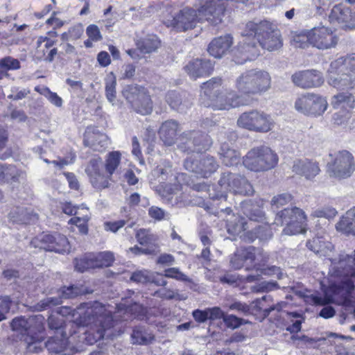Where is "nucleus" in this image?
Instances as JSON below:
<instances>
[{
    "label": "nucleus",
    "instance_id": "1",
    "mask_svg": "<svg viewBox=\"0 0 355 355\" xmlns=\"http://www.w3.org/2000/svg\"><path fill=\"white\" fill-rule=\"evenodd\" d=\"M242 40L232 50L233 61L243 64L256 59L260 55L259 46L272 51L282 46L280 31L269 20L248 21L241 33Z\"/></svg>",
    "mask_w": 355,
    "mask_h": 355
},
{
    "label": "nucleus",
    "instance_id": "2",
    "mask_svg": "<svg viewBox=\"0 0 355 355\" xmlns=\"http://www.w3.org/2000/svg\"><path fill=\"white\" fill-rule=\"evenodd\" d=\"M59 313L65 316L71 315L76 320V324H70L71 328L83 336L82 340L87 345H93L103 338L113 324L105 305L97 301L81 304L73 309L63 306Z\"/></svg>",
    "mask_w": 355,
    "mask_h": 355
},
{
    "label": "nucleus",
    "instance_id": "3",
    "mask_svg": "<svg viewBox=\"0 0 355 355\" xmlns=\"http://www.w3.org/2000/svg\"><path fill=\"white\" fill-rule=\"evenodd\" d=\"M223 79L220 77H214L200 87V103L207 107L214 110H223L245 105L242 97L234 92H224Z\"/></svg>",
    "mask_w": 355,
    "mask_h": 355
},
{
    "label": "nucleus",
    "instance_id": "4",
    "mask_svg": "<svg viewBox=\"0 0 355 355\" xmlns=\"http://www.w3.org/2000/svg\"><path fill=\"white\" fill-rule=\"evenodd\" d=\"M331 260L330 272L337 277L346 278L340 286L336 287L334 292L335 295H341L342 297L338 304L351 307L354 304L352 297V292L354 288L355 283V254L348 255L341 254L338 259Z\"/></svg>",
    "mask_w": 355,
    "mask_h": 355
},
{
    "label": "nucleus",
    "instance_id": "5",
    "mask_svg": "<svg viewBox=\"0 0 355 355\" xmlns=\"http://www.w3.org/2000/svg\"><path fill=\"white\" fill-rule=\"evenodd\" d=\"M200 0H198L194 4L196 8L186 6L175 15L170 12L164 13L162 17V23L177 32H185L194 28L198 22L204 19L214 25L221 22L214 13L210 15L200 13Z\"/></svg>",
    "mask_w": 355,
    "mask_h": 355
},
{
    "label": "nucleus",
    "instance_id": "6",
    "mask_svg": "<svg viewBox=\"0 0 355 355\" xmlns=\"http://www.w3.org/2000/svg\"><path fill=\"white\" fill-rule=\"evenodd\" d=\"M270 73L262 69H252L241 73L235 80V88L241 94L262 95L271 87Z\"/></svg>",
    "mask_w": 355,
    "mask_h": 355
},
{
    "label": "nucleus",
    "instance_id": "7",
    "mask_svg": "<svg viewBox=\"0 0 355 355\" xmlns=\"http://www.w3.org/2000/svg\"><path fill=\"white\" fill-rule=\"evenodd\" d=\"M224 213L227 214L225 220L227 232L231 235H239L244 241L253 242L256 239L266 240L272 236V232L268 226L259 225L253 231H248L249 227L245 219L232 213L230 208H226Z\"/></svg>",
    "mask_w": 355,
    "mask_h": 355
},
{
    "label": "nucleus",
    "instance_id": "8",
    "mask_svg": "<svg viewBox=\"0 0 355 355\" xmlns=\"http://www.w3.org/2000/svg\"><path fill=\"white\" fill-rule=\"evenodd\" d=\"M278 161L277 153L266 146L252 148L243 158L244 166L254 172L270 170L277 166Z\"/></svg>",
    "mask_w": 355,
    "mask_h": 355
},
{
    "label": "nucleus",
    "instance_id": "9",
    "mask_svg": "<svg viewBox=\"0 0 355 355\" xmlns=\"http://www.w3.org/2000/svg\"><path fill=\"white\" fill-rule=\"evenodd\" d=\"M218 187L220 190L217 193H210L213 200H226L227 191L243 196H250L254 193L252 186L244 176L231 172H224L221 174Z\"/></svg>",
    "mask_w": 355,
    "mask_h": 355
},
{
    "label": "nucleus",
    "instance_id": "10",
    "mask_svg": "<svg viewBox=\"0 0 355 355\" xmlns=\"http://www.w3.org/2000/svg\"><path fill=\"white\" fill-rule=\"evenodd\" d=\"M153 174L159 178V182L160 183H164V181L168 180L170 182L174 181V184L170 182L164 187V192L165 193H164L163 196L172 204H173L174 198L175 204L181 202V200H179L180 196H178V193L182 190L183 184L187 182V174L183 173L174 174L172 172L171 166L168 162L164 164V166H157V168L154 169Z\"/></svg>",
    "mask_w": 355,
    "mask_h": 355
},
{
    "label": "nucleus",
    "instance_id": "11",
    "mask_svg": "<svg viewBox=\"0 0 355 355\" xmlns=\"http://www.w3.org/2000/svg\"><path fill=\"white\" fill-rule=\"evenodd\" d=\"M306 216L301 209L294 207L278 212L272 225L285 226L282 233L285 235H295L306 232Z\"/></svg>",
    "mask_w": 355,
    "mask_h": 355
},
{
    "label": "nucleus",
    "instance_id": "12",
    "mask_svg": "<svg viewBox=\"0 0 355 355\" xmlns=\"http://www.w3.org/2000/svg\"><path fill=\"white\" fill-rule=\"evenodd\" d=\"M236 123L239 128L259 133L268 132L275 126V121L270 114L257 110L242 113Z\"/></svg>",
    "mask_w": 355,
    "mask_h": 355
},
{
    "label": "nucleus",
    "instance_id": "13",
    "mask_svg": "<svg viewBox=\"0 0 355 355\" xmlns=\"http://www.w3.org/2000/svg\"><path fill=\"white\" fill-rule=\"evenodd\" d=\"M331 159L327 164V171L331 176L347 178L355 170V162L351 153L343 150L330 154Z\"/></svg>",
    "mask_w": 355,
    "mask_h": 355
},
{
    "label": "nucleus",
    "instance_id": "14",
    "mask_svg": "<svg viewBox=\"0 0 355 355\" xmlns=\"http://www.w3.org/2000/svg\"><path fill=\"white\" fill-rule=\"evenodd\" d=\"M331 105L334 109L340 110L334 114V123L347 126L352 116L351 110L355 107V96L352 92L340 91L332 96Z\"/></svg>",
    "mask_w": 355,
    "mask_h": 355
},
{
    "label": "nucleus",
    "instance_id": "15",
    "mask_svg": "<svg viewBox=\"0 0 355 355\" xmlns=\"http://www.w3.org/2000/svg\"><path fill=\"white\" fill-rule=\"evenodd\" d=\"M123 94L137 113L148 115L152 112L153 103L144 87L139 85H129L124 89Z\"/></svg>",
    "mask_w": 355,
    "mask_h": 355
},
{
    "label": "nucleus",
    "instance_id": "16",
    "mask_svg": "<svg viewBox=\"0 0 355 355\" xmlns=\"http://www.w3.org/2000/svg\"><path fill=\"white\" fill-rule=\"evenodd\" d=\"M327 106L325 98L313 93L301 95L295 101V110L308 116H320L326 111Z\"/></svg>",
    "mask_w": 355,
    "mask_h": 355
},
{
    "label": "nucleus",
    "instance_id": "17",
    "mask_svg": "<svg viewBox=\"0 0 355 355\" xmlns=\"http://www.w3.org/2000/svg\"><path fill=\"white\" fill-rule=\"evenodd\" d=\"M184 166L186 170L207 178L217 171L219 164L214 157L209 155L200 156L198 159L191 155L185 159Z\"/></svg>",
    "mask_w": 355,
    "mask_h": 355
},
{
    "label": "nucleus",
    "instance_id": "18",
    "mask_svg": "<svg viewBox=\"0 0 355 355\" xmlns=\"http://www.w3.org/2000/svg\"><path fill=\"white\" fill-rule=\"evenodd\" d=\"M110 308V305L105 306L106 311L109 312V317L113 321V324L106 332L105 336L107 337H110L112 335L111 329L116 325L118 319L120 318L121 320H128L132 318L142 319L146 313L145 308L136 302L128 304L121 302L116 307L117 310L114 314H112V311Z\"/></svg>",
    "mask_w": 355,
    "mask_h": 355
},
{
    "label": "nucleus",
    "instance_id": "19",
    "mask_svg": "<svg viewBox=\"0 0 355 355\" xmlns=\"http://www.w3.org/2000/svg\"><path fill=\"white\" fill-rule=\"evenodd\" d=\"M93 290L83 285H71L64 286L58 292V296L48 297L37 304V310L43 311L54 306L61 304L62 299L73 298L80 295L90 294Z\"/></svg>",
    "mask_w": 355,
    "mask_h": 355
},
{
    "label": "nucleus",
    "instance_id": "20",
    "mask_svg": "<svg viewBox=\"0 0 355 355\" xmlns=\"http://www.w3.org/2000/svg\"><path fill=\"white\" fill-rule=\"evenodd\" d=\"M181 140L185 141L180 144V148L182 151L188 153L207 150L212 144L211 137L200 131H191L184 133Z\"/></svg>",
    "mask_w": 355,
    "mask_h": 355
},
{
    "label": "nucleus",
    "instance_id": "21",
    "mask_svg": "<svg viewBox=\"0 0 355 355\" xmlns=\"http://www.w3.org/2000/svg\"><path fill=\"white\" fill-rule=\"evenodd\" d=\"M89 182L96 189H103L109 187L110 178L103 172L102 159L98 156L92 158L87 164L85 169Z\"/></svg>",
    "mask_w": 355,
    "mask_h": 355
},
{
    "label": "nucleus",
    "instance_id": "22",
    "mask_svg": "<svg viewBox=\"0 0 355 355\" xmlns=\"http://www.w3.org/2000/svg\"><path fill=\"white\" fill-rule=\"evenodd\" d=\"M77 334L76 330H73L69 336L67 337L65 331L62 339L50 338L46 342L45 347L53 355H70L74 349V343L82 341L80 336H76Z\"/></svg>",
    "mask_w": 355,
    "mask_h": 355
},
{
    "label": "nucleus",
    "instance_id": "23",
    "mask_svg": "<svg viewBox=\"0 0 355 355\" xmlns=\"http://www.w3.org/2000/svg\"><path fill=\"white\" fill-rule=\"evenodd\" d=\"M310 44L318 49L334 47L338 38L334 31L324 26L314 27L309 31Z\"/></svg>",
    "mask_w": 355,
    "mask_h": 355
},
{
    "label": "nucleus",
    "instance_id": "24",
    "mask_svg": "<svg viewBox=\"0 0 355 355\" xmlns=\"http://www.w3.org/2000/svg\"><path fill=\"white\" fill-rule=\"evenodd\" d=\"M10 327L12 331H17L25 337L31 334L36 335L37 333H42L43 330L42 322L40 318L36 316L15 318L10 323Z\"/></svg>",
    "mask_w": 355,
    "mask_h": 355
},
{
    "label": "nucleus",
    "instance_id": "25",
    "mask_svg": "<svg viewBox=\"0 0 355 355\" xmlns=\"http://www.w3.org/2000/svg\"><path fill=\"white\" fill-rule=\"evenodd\" d=\"M40 241L42 243L40 246L48 251H53L58 253L69 252L70 244L67 238L61 234H43L40 236Z\"/></svg>",
    "mask_w": 355,
    "mask_h": 355
},
{
    "label": "nucleus",
    "instance_id": "26",
    "mask_svg": "<svg viewBox=\"0 0 355 355\" xmlns=\"http://www.w3.org/2000/svg\"><path fill=\"white\" fill-rule=\"evenodd\" d=\"M328 83L334 88L340 91L350 92L355 89V76H353V73L346 70L331 72L330 67L328 69Z\"/></svg>",
    "mask_w": 355,
    "mask_h": 355
},
{
    "label": "nucleus",
    "instance_id": "27",
    "mask_svg": "<svg viewBox=\"0 0 355 355\" xmlns=\"http://www.w3.org/2000/svg\"><path fill=\"white\" fill-rule=\"evenodd\" d=\"M291 78L296 86L302 88L319 87L324 82L322 73L316 70L298 71L295 73Z\"/></svg>",
    "mask_w": 355,
    "mask_h": 355
},
{
    "label": "nucleus",
    "instance_id": "28",
    "mask_svg": "<svg viewBox=\"0 0 355 355\" xmlns=\"http://www.w3.org/2000/svg\"><path fill=\"white\" fill-rule=\"evenodd\" d=\"M185 71L193 79L209 76L214 69V64L206 59H195L184 67Z\"/></svg>",
    "mask_w": 355,
    "mask_h": 355
},
{
    "label": "nucleus",
    "instance_id": "29",
    "mask_svg": "<svg viewBox=\"0 0 355 355\" xmlns=\"http://www.w3.org/2000/svg\"><path fill=\"white\" fill-rule=\"evenodd\" d=\"M166 101L169 106L179 112H184L192 105L191 96L186 92H168Z\"/></svg>",
    "mask_w": 355,
    "mask_h": 355
},
{
    "label": "nucleus",
    "instance_id": "30",
    "mask_svg": "<svg viewBox=\"0 0 355 355\" xmlns=\"http://www.w3.org/2000/svg\"><path fill=\"white\" fill-rule=\"evenodd\" d=\"M331 21L343 24L347 28L355 27V14L343 4H338L333 7L329 15Z\"/></svg>",
    "mask_w": 355,
    "mask_h": 355
},
{
    "label": "nucleus",
    "instance_id": "31",
    "mask_svg": "<svg viewBox=\"0 0 355 355\" xmlns=\"http://www.w3.org/2000/svg\"><path fill=\"white\" fill-rule=\"evenodd\" d=\"M293 171L297 175L304 177L306 180H312L319 174L320 169L316 162L308 159H302L294 161Z\"/></svg>",
    "mask_w": 355,
    "mask_h": 355
},
{
    "label": "nucleus",
    "instance_id": "32",
    "mask_svg": "<svg viewBox=\"0 0 355 355\" xmlns=\"http://www.w3.org/2000/svg\"><path fill=\"white\" fill-rule=\"evenodd\" d=\"M232 44V36L230 34H227L212 40L208 46L207 51L210 55L216 58H220L229 51Z\"/></svg>",
    "mask_w": 355,
    "mask_h": 355
},
{
    "label": "nucleus",
    "instance_id": "33",
    "mask_svg": "<svg viewBox=\"0 0 355 355\" xmlns=\"http://www.w3.org/2000/svg\"><path fill=\"white\" fill-rule=\"evenodd\" d=\"M238 256H243L245 263L254 264V266L263 264L268 261V256L261 248L254 246L241 247L239 248Z\"/></svg>",
    "mask_w": 355,
    "mask_h": 355
},
{
    "label": "nucleus",
    "instance_id": "34",
    "mask_svg": "<svg viewBox=\"0 0 355 355\" xmlns=\"http://www.w3.org/2000/svg\"><path fill=\"white\" fill-rule=\"evenodd\" d=\"M178 123L173 119H170L162 123L159 130L160 139L167 146L173 144L177 139Z\"/></svg>",
    "mask_w": 355,
    "mask_h": 355
},
{
    "label": "nucleus",
    "instance_id": "35",
    "mask_svg": "<svg viewBox=\"0 0 355 355\" xmlns=\"http://www.w3.org/2000/svg\"><path fill=\"white\" fill-rule=\"evenodd\" d=\"M338 232L355 235V207L348 210L336 225Z\"/></svg>",
    "mask_w": 355,
    "mask_h": 355
},
{
    "label": "nucleus",
    "instance_id": "36",
    "mask_svg": "<svg viewBox=\"0 0 355 355\" xmlns=\"http://www.w3.org/2000/svg\"><path fill=\"white\" fill-rule=\"evenodd\" d=\"M137 49L142 53H151L161 46V41L155 34H148L144 37L135 40Z\"/></svg>",
    "mask_w": 355,
    "mask_h": 355
},
{
    "label": "nucleus",
    "instance_id": "37",
    "mask_svg": "<svg viewBox=\"0 0 355 355\" xmlns=\"http://www.w3.org/2000/svg\"><path fill=\"white\" fill-rule=\"evenodd\" d=\"M84 144L95 151H103L108 144L107 136L102 133H91L87 130L85 135Z\"/></svg>",
    "mask_w": 355,
    "mask_h": 355
},
{
    "label": "nucleus",
    "instance_id": "38",
    "mask_svg": "<svg viewBox=\"0 0 355 355\" xmlns=\"http://www.w3.org/2000/svg\"><path fill=\"white\" fill-rule=\"evenodd\" d=\"M338 70L340 71L346 70L355 76V53H351L332 61L330 64V71L334 72Z\"/></svg>",
    "mask_w": 355,
    "mask_h": 355
},
{
    "label": "nucleus",
    "instance_id": "39",
    "mask_svg": "<svg viewBox=\"0 0 355 355\" xmlns=\"http://www.w3.org/2000/svg\"><path fill=\"white\" fill-rule=\"evenodd\" d=\"M218 154L223 164L227 166H233L240 162V153L232 148L228 144L222 143Z\"/></svg>",
    "mask_w": 355,
    "mask_h": 355
},
{
    "label": "nucleus",
    "instance_id": "40",
    "mask_svg": "<svg viewBox=\"0 0 355 355\" xmlns=\"http://www.w3.org/2000/svg\"><path fill=\"white\" fill-rule=\"evenodd\" d=\"M306 246L309 250L321 256H329L334 248L332 243L324 237L313 238L307 241Z\"/></svg>",
    "mask_w": 355,
    "mask_h": 355
},
{
    "label": "nucleus",
    "instance_id": "41",
    "mask_svg": "<svg viewBox=\"0 0 355 355\" xmlns=\"http://www.w3.org/2000/svg\"><path fill=\"white\" fill-rule=\"evenodd\" d=\"M121 160V153L119 151H112L107 154L105 160V169L107 176L111 177L119 173Z\"/></svg>",
    "mask_w": 355,
    "mask_h": 355
},
{
    "label": "nucleus",
    "instance_id": "42",
    "mask_svg": "<svg viewBox=\"0 0 355 355\" xmlns=\"http://www.w3.org/2000/svg\"><path fill=\"white\" fill-rule=\"evenodd\" d=\"M90 257L94 268L109 267L114 260V254L109 251L98 253H90Z\"/></svg>",
    "mask_w": 355,
    "mask_h": 355
},
{
    "label": "nucleus",
    "instance_id": "43",
    "mask_svg": "<svg viewBox=\"0 0 355 355\" xmlns=\"http://www.w3.org/2000/svg\"><path fill=\"white\" fill-rule=\"evenodd\" d=\"M41 333H37L36 335L31 334L25 337L24 340L26 343V349L31 353H39L45 347V343L42 339Z\"/></svg>",
    "mask_w": 355,
    "mask_h": 355
},
{
    "label": "nucleus",
    "instance_id": "44",
    "mask_svg": "<svg viewBox=\"0 0 355 355\" xmlns=\"http://www.w3.org/2000/svg\"><path fill=\"white\" fill-rule=\"evenodd\" d=\"M272 297L270 295H264L260 299H257L254 300L252 304L254 306L256 307L259 310H263L264 313V315L267 316L270 314V312L273 311H279L284 306V302H278L276 304L270 305L268 307H264L263 302H271Z\"/></svg>",
    "mask_w": 355,
    "mask_h": 355
},
{
    "label": "nucleus",
    "instance_id": "45",
    "mask_svg": "<svg viewBox=\"0 0 355 355\" xmlns=\"http://www.w3.org/2000/svg\"><path fill=\"white\" fill-rule=\"evenodd\" d=\"M116 79L113 73L108 74L105 78V96L107 101L112 105L115 104Z\"/></svg>",
    "mask_w": 355,
    "mask_h": 355
},
{
    "label": "nucleus",
    "instance_id": "46",
    "mask_svg": "<svg viewBox=\"0 0 355 355\" xmlns=\"http://www.w3.org/2000/svg\"><path fill=\"white\" fill-rule=\"evenodd\" d=\"M242 208L243 214L252 221L262 222L266 219L264 212L259 207L249 208L248 203L243 202Z\"/></svg>",
    "mask_w": 355,
    "mask_h": 355
},
{
    "label": "nucleus",
    "instance_id": "47",
    "mask_svg": "<svg viewBox=\"0 0 355 355\" xmlns=\"http://www.w3.org/2000/svg\"><path fill=\"white\" fill-rule=\"evenodd\" d=\"M131 339L133 344L148 345L153 339V337L140 328H135L131 334Z\"/></svg>",
    "mask_w": 355,
    "mask_h": 355
},
{
    "label": "nucleus",
    "instance_id": "48",
    "mask_svg": "<svg viewBox=\"0 0 355 355\" xmlns=\"http://www.w3.org/2000/svg\"><path fill=\"white\" fill-rule=\"evenodd\" d=\"M84 32L83 26L81 24H76L68 30V31L63 33L61 35V40L65 41H74L77 40L83 35Z\"/></svg>",
    "mask_w": 355,
    "mask_h": 355
},
{
    "label": "nucleus",
    "instance_id": "49",
    "mask_svg": "<svg viewBox=\"0 0 355 355\" xmlns=\"http://www.w3.org/2000/svg\"><path fill=\"white\" fill-rule=\"evenodd\" d=\"M35 90L45 96L51 104L58 107H62L63 103L62 98L57 93L51 92L49 88L44 87L40 90L37 87H35Z\"/></svg>",
    "mask_w": 355,
    "mask_h": 355
},
{
    "label": "nucleus",
    "instance_id": "50",
    "mask_svg": "<svg viewBox=\"0 0 355 355\" xmlns=\"http://www.w3.org/2000/svg\"><path fill=\"white\" fill-rule=\"evenodd\" d=\"M24 172L17 168L15 166L8 165L6 173L5 183L19 182V179L23 178Z\"/></svg>",
    "mask_w": 355,
    "mask_h": 355
},
{
    "label": "nucleus",
    "instance_id": "51",
    "mask_svg": "<svg viewBox=\"0 0 355 355\" xmlns=\"http://www.w3.org/2000/svg\"><path fill=\"white\" fill-rule=\"evenodd\" d=\"M74 264L76 270L80 272H83L87 269L95 268L89 254H85L82 258L75 259Z\"/></svg>",
    "mask_w": 355,
    "mask_h": 355
},
{
    "label": "nucleus",
    "instance_id": "52",
    "mask_svg": "<svg viewBox=\"0 0 355 355\" xmlns=\"http://www.w3.org/2000/svg\"><path fill=\"white\" fill-rule=\"evenodd\" d=\"M291 43L295 48L305 49L308 47L310 44L309 31L294 35Z\"/></svg>",
    "mask_w": 355,
    "mask_h": 355
},
{
    "label": "nucleus",
    "instance_id": "53",
    "mask_svg": "<svg viewBox=\"0 0 355 355\" xmlns=\"http://www.w3.org/2000/svg\"><path fill=\"white\" fill-rule=\"evenodd\" d=\"M164 276L165 277L173 278L181 282H191V279L182 272L178 268H170L166 269L164 270Z\"/></svg>",
    "mask_w": 355,
    "mask_h": 355
},
{
    "label": "nucleus",
    "instance_id": "54",
    "mask_svg": "<svg viewBox=\"0 0 355 355\" xmlns=\"http://www.w3.org/2000/svg\"><path fill=\"white\" fill-rule=\"evenodd\" d=\"M21 67L20 62L12 57L7 56L0 60V68H3L6 71L9 70H17Z\"/></svg>",
    "mask_w": 355,
    "mask_h": 355
},
{
    "label": "nucleus",
    "instance_id": "55",
    "mask_svg": "<svg viewBox=\"0 0 355 355\" xmlns=\"http://www.w3.org/2000/svg\"><path fill=\"white\" fill-rule=\"evenodd\" d=\"M288 316L291 318L295 319L292 320L293 323L286 327V329L291 333H297L301 330L302 324V315L297 312L288 313Z\"/></svg>",
    "mask_w": 355,
    "mask_h": 355
},
{
    "label": "nucleus",
    "instance_id": "56",
    "mask_svg": "<svg viewBox=\"0 0 355 355\" xmlns=\"http://www.w3.org/2000/svg\"><path fill=\"white\" fill-rule=\"evenodd\" d=\"M148 215L150 218L158 221L170 219V214L157 206H152L149 208Z\"/></svg>",
    "mask_w": 355,
    "mask_h": 355
},
{
    "label": "nucleus",
    "instance_id": "57",
    "mask_svg": "<svg viewBox=\"0 0 355 355\" xmlns=\"http://www.w3.org/2000/svg\"><path fill=\"white\" fill-rule=\"evenodd\" d=\"M57 54V48H52L47 53H44V49H38L35 58L38 61L43 60L46 62H52Z\"/></svg>",
    "mask_w": 355,
    "mask_h": 355
},
{
    "label": "nucleus",
    "instance_id": "58",
    "mask_svg": "<svg viewBox=\"0 0 355 355\" xmlns=\"http://www.w3.org/2000/svg\"><path fill=\"white\" fill-rule=\"evenodd\" d=\"M337 214V211L332 207L327 206L319 208L312 213V216L318 218H331Z\"/></svg>",
    "mask_w": 355,
    "mask_h": 355
},
{
    "label": "nucleus",
    "instance_id": "59",
    "mask_svg": "<svg viewBox=\"0 0 355 355\" xmlns=\"http://www.w3.org/2000/svg\"><path fill=\"white\" fill-rule=\"evenodd\" d=\"M130 279L133 282L146 284L151 281V272L148 270H139L132 273Z\"/></svg>",
    "mask_w": 355,
    "mask_h": 355
},
{
    "label": "nucleus",
    "instance_id": "60",
    "mask_svg": "<svg viewBox=\"0 0 355 355\" xmlns=\"http://www.w3.org/2000/svg\"><path fill=\"white\" fill-rule=\"evenodd\" d=\"M292 200V196L290 193H285L272 198L271 200V205L272 207H275L279 208L284 206Z\"/></svg>",
    "mask_w": 355,
    "mask_h": 355
},
{
    "label": "nucleus",
    "instance_id": "61",
    "mask_svg": "<svg viewBox=\"0 0 355 355\" xmlns=\"http://www.w3.org/2000/svg\"><path fill=\"white\" fill-rule=\"evenodd\" d=\"M277 287V284L272 282H261L252 288V291L255 293L268 292L274 290Z\"/></svg>",
    "mask_w": 355,
    "mask_h": 355
},
{
    "label": "nucleus",
    "instance_id": "62",
    "mask_svg": "<svg viewBox=\"0 0 355 355\" xmlns=\"http://www.w3.org/2000/svg\"><path fill=\"white\" fill-rule=\"evenodd\" d=\"M86 34L92 41L98 42L102 40L101 31L95 24H90L87 27Z\"/></svg>",
    "mask_w": 355,
    "mask_h": 355
},
{
    "label": "nucleus",
    "instance_id": "63",
    "mask_svg": "<svg viewBox=\"0 0 355 355\" xmlns=\"http://www.w3.org/2000/svg\"><path fill=\"white\" fill-rule=\"evenodd\" d=\"M223 321L227 327L231 329H236L242 324L243 320L234 315L225 314Z\"/></svg>",
    "mask_w": 355,
    "mask_h": 355
},
{
    "label": "nucleus",
    "instance_id": "64",
    "mask_svg": "<svg viewBox=\"0 0 355 355\" xmlns=\"http://www.w3.org/2000/svg\"><path fill=\"white\" fill-rule=\"evenodd\" d=\"M11 92L12 94L8 95V98L13 101H19L26 98V96L30 94L31 91L28 89L19 90L17 87H12Z\"/></svg>",
    "mask_w": 355,
    "mask_h": 355
}]
</instances>
